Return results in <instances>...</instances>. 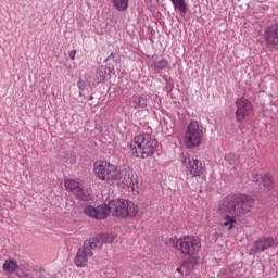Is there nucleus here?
<instances>
[{
    "instance_id": "7",
    "label": "nucleus",
    "mask_w": 278,
    "mask_h": 278,
    "mask_svg": "<svg viewBox=\"0 0 278 278\" xmlns=\"http://www.w3.org/2000/svg\"><path fill=\"white\" fill-rule=\"evenodd\" d=\"M203 125L198 121L192 119L185 132V143L188 149L201 147L203 143Z\"/></svg>"
},
{
    "instance_id": "9",
    "label": "nucleus",
    "mask_w": 278,
    "mask_h": 278,
    "mask_svg": "<svg viewBox=\"0 0 278 278\" xmlns=\"http://www.w3.org/2000/svg\"><path fill=\"white\" fill-rule=\"evenodd\" d=\"M263 38L268 49H278V23L266 26Z\"/></svg>"
},
{
    "instance_id": "12",
    "label": "nucleus",
    "mask_w": 278,
    "mask_h": 278,
    "mask_svg": "<svg viewBox=\"0 0 278 278\" xmlns=\"http://www.w3.org/2000/svg\"><path fill=\"white\" fill-rule=\"evenodd\" d=\"M236 105V117L239 123L240 121H244V118H247V116H249L251 112H253V106H251V102L245 98L237 99Z\"/></svg>"
},
{
    "instance_id": "16",
    "label": "nucleus",
    "mask_w": 278,
    "mask_h": 278,
    "mask_svg": "<svg viewBox=\"0 0 278 278\" xmlns=\"http://www.w3.org/2000/svg\"><path fill=\"white\" fill-rule=\"evenodd\" d=\"M111 3L117 12H125L129 8V0H111Z\"/></svg>"
},
{
    "instance_id": "13",
    "label": "nucleus",
    "mask_w": 278,
    "mask_h": 278,
    "mask_svg": "<svg viewBox=\"0 0 278 278\" xmlns=\"http://www.w3.org/2000/svg\"><path fill=\"white\" fill-rule=\"evenodd\" d=\"M114 65L112 64H106V65H100L96 70L94 74V81L96 84H105L108 79H112V75H114Z\"/></svg>"
},
{
    "instance_id": "6",
    "label": "nucleus",
    "mask_w": 278,
    "mask_h": 278,
    "mask_svg": "<svg viewBox=\"0 0 278 278\" xmlns=\"http://www.w3.org/2000/svg\"><path fill=\"white\" fill-rule=\"evenodd\" d=\"M165 244L173 247L181 255H187L188 257H197L201 251V239L194 236H184L179 239L169 238L165 241Z\"/></svg>"
},
{
    "instance_id": "18",
    "label": "nucleus",
    "mask_w": 278,
    "mask_h": 278,
    "mask_svg": "<svg viewBox=\"0 0 278 278\" xmlns=\"http://www.w3.org/2000/svg\"><path fill=\"white\" fill-rule=\"evenodd\" d=\"M197 263V260L189 261L182 265L184 268L187 270V275H190L192 270H194V264ZM182 267H177L176 270L179 273V275L184 276V269Z\"/></svg>"
},
{
    "instance_id": "14",
    "label": "nucleus",
    "mask_w": 278,
    "mask_h": 278,
    "mask_svg": "<svg viewBox=\"0 0 278 278\" xmlns=\"http://www.w3.org/2000/svg\"><path fill=\"white\" fill-rule=\"evenodd\" d=\"M131 105L134 110H144L149 105V98L147 96H136L132 98Z\"/></svg>"
},
{
    "instance_id": "1",
    "label": "nucleus",
    "mask_w": 278,
    "mask_h": 278,
    "mask_svg": "<svg viewBox=\"0 0 278 278\" xmlns=\"http://www.w3.org/2000/svg\"><path fill=\"white\" fill-rule=\"evenodd\" d=\"M93 173L100 181H106V184L111 186H114V184H123L128 192H132V194H138V190H140L138 175L129 167L121 172V169H117L115 165L108 161H98L93 165Z\"/></svg>"
},
{
    "instance_id": "10",
    "label": "nucleus",
    "mask_w": 278,
    "mask_h": 278,
    "mask_svg": "<svg viewBox=\"0 0 278 278\" xmlns=\"http://www.w3.org/2000/svg\"><path fill=\"white\" fill-rule=\"evenodd\" d=\"M182 164L193 177H201L203 175V164L201 161L186 154L182 155Z\"/></svg>"
},
{
    "instance_id": "8",
    "label": "nucleus",
    "mask_w": 278,
    "mask_h": 278,
    "mask_svg": "<svg viewBox=\"0 0 278 278\" xmlns=\"http://www.w3.org/2000/svg\"><path fill=\"white\" fill-rule=\"evenodd\" d=\"M278 239L273 237H262L254 241L253 248L250 252V255H257V253H264L268 249L277 247Z\"/></svg>"
},
{
    "instance_id": "17",
    "label": "nucleus",
    "mask_w": 278,
    "mask_h": 278,
    "mask_svg": "<svg viewBox=\"0 0 278 278\" xmlns=\"http://www.w3.org/2000/svg\"><path fill=\"white\" fill-rule=\"evenodd\" d=\"M175 10H179L182 14L188 12V4L186 0H169Z\"/></svg>"
},
{
    "instance_id": "19",
    "label": "nucleus",
    "mask_w": 278,
    "mask_h": 278,
    "mask_svg": "<svg viewBox=\"0 0 278 278\" xmlns=\"http://www.w3.org/2000/svg\"><path fill=\"white\" fill-rule=\"evenodd\" d=\"M168 67V60L166 59H161L160 61L154 62V68L156 71H166Z\"/></svg>"
},
{
    "instance_id": "24",
    "label": "nucleus",
    "mask_w": 278,
    "mask_h": 278,
    "mask_svg": "<svg viewBox=\"0 0 278 278\" xmlns=\"http://www.w3.org/2000/svg\"><path fill=\"white\" fill-rule=\"evenodd\" d=\"M116 58V54L114 52H111L110 55L104 60V62H108L109 60H114Z\"/></svg>"
},
{
    "instance_id": "3",
    "label": "nucleus",
    "mask_w": 278,
    "mask_h": 278,
    "mask_svg": "<svg viewBox=\"0 0 278 278\" xmlns=\"http://www.w3.org/2000/svg\"><path fill=\"white\" fill-rule=\"evenodd\" d=\"M84 212L89 218L96 220H105L110 214L119 218H134L138 214V206L126 199H116L109 201V204H102L97 207L88 205Z\"/></svg>"
},
{
    "instance_id": "15",
    "label": "nucleus",
    "mask_w": 278,
    "mask_h": 278,
    "mask_svg": "<svg viewBox=\"0 0 278 278\" xmlns=\"http://www.w3.org/2000/svg\"><path fill=\"white\" fill-rule=\"evenodd\" d=\"M3 270L4 273H9V275H12V273H15V270H18V263H16V261L12 258L7 260L3 263Z\"/></svg>"
},
{
    "instance_id": "22",
    "label": "nucleus",
    "mask_w": 278,
    "mask_h": 278,
    "mask_svg": "<svg viewBox=\"0 0 278 278\" xmlns=\"http://www.w3.org/2000/svg\"><path fill=\"white\" fill-rule=\"evenodd\" d=\"M77 86H78L79 90H85L86 86L84 84V79L79 78L77 81Z\"/></svg>"
},
{
    "instance_id": "20",
    "label": "nucleus",
    "mask_w": 278,
    "mask_h": 278,
    "mask_svg": "<svg viewBox=\"0 0 278 278\" xmlns=\"http://www.w3.org/2000/svg\"><path fill=\"white\" fill-rule=\"evenodd\" d=\"M273 184H274L273 177L268 174H264L263 175V186L265 188H267L268 190H270V188H273Z\"/></svg>"
},
{
    "instance_id": "2",
    "label": "nucleus",
    "mask_w": 278,
    "mask_h": 278,
    "mask_svg": "<svg viewBox=\"0 0 278 278\" xmlns=\"http://www.w3.org/2000/svg\"><path fill=\"white\" fill-rule=\"evenodd\" d=\"M255 205V200L249 195L244 194H230L223 199L218 204L219 214H231L225 215L223 225L231 231L236 227V216H244L249 214L253 206Z\"/></svg>"
},
{
    "instance_id": "21",
    "label": "nucleus",
    "mask_w": 278,
    "mask_h": 278,
    "mask_svg": "<svg viewBox=\"0 0 278 278\" xmlns=\"http://www.w3.org/2000/svg\"><path fill=\"white\" fill-rule=\"evenodd\" d=\"M264 179V175L262 174H253L252 175V181H254V184H260V181L263 182Z\"/></svg>"
},
{
    "instance_id": "4",
    "label": "nucleus",
    "mask_w": 278,
    "mask_h": 278,
    "mask_svg": "<svg viewBox=\"0 0 278 278\" xmlns=\"http://www.w3.org/2000/svg\"><path fill=\"white\" fill-rule=\"evenodd\" d=\"M116 236L113 233H102L96 238H91L84 242L83 248L78 249L74 258V264L78 268H84L88 264V257L94 255L97 249H101L103 244H112Z\"/></svg>"
},
{
    "instance_id": "23",
    "label": "nucleus",
    "mask_w": 278,
    "mask_h": 278,
    "mask_svg": "<svg viewBox=\"0 0 278 278\" xmlns=\"http://www.w3.org/2000/svg\"><path fill=\"white\" fill-rule=\"evenodd\" d=\"M68 55H70V59L75 60V55H77V51H76V50H72V51L68 53Z\"/></svg>"
},
{
    "instance_id": "5",
    "label": "nucleus",
    "mask_w": 278,
    "mask_h": 278,
    "mask_svg": "<svg viewBox=\"0 0 278 278\" xmlns=\"http://www.w3.org/2000/svg\"><path fill=\"white\" fill-rule=\"evenodd\" d=\"M157 149V139L151 134L136 136L130 142V152L135 157H152Z\"/></svg>"
},
{
    "instance_id": "11",
    "label": "nucleus",
    "mask_w": 278,
    "mask_h": 278,
    "mask_svg": "<svg viewBox=\"0 0 278 278\" xmlns=\"http://www.w3.org/2000/svg\"><path fill=\"white\" fill-rule=\"evenodd\" d=\"M64 186L68 192H72L79 199V201H89L90 193L88 191L84 190L81 186L79 185V181L75 179H66L64 182Z\"/></svg>"
}]
</instances>
